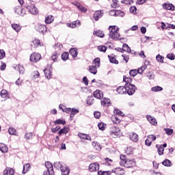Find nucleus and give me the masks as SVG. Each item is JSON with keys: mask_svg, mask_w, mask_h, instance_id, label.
I'll return each mask as SVG.
<instances>
[{"mask_svg": "<svg viewBox=\"0 0 175 175\" xmlns=\"http://www.w3.org/2000/svg\"><path fill=\"white\" fill-rule=\"evenodd\" d=\"M40 58H42V55L39 53H33L30 55V61L31 62H38V61H40Z\"/></svg>", "mask_w": 175, "mask_h": 175, "instance_id": "9", "label": "nucleus"}, {"mask_svg": "<svg viewBox=\"0 0 175 175\" xmlns=\"http://www.w3.org/2000/svg\"><path fill=\"white\" fill-rule=\"evenodd\" d=\"M146 76L149 79V80H152L154 77V73L152 72H148Z\"/></svg>", "mask_w": 175, "mask_h": 175, "instance_id": "63", "label": "nucleus"}, {"mask_svg": "<svg viewBox=\"0 0 175 175\" xmlns=\"http://www.w3.org/2000/svg\"><path fill=\"white\" fill-rule=\"evenodd\" d=\"M70 54L73 57V58H76L77 57V51L75 49H70Z\"/></svg>", "mask_w": 175, "mask_h": 175, "instance_id": "42", "label": "nucleus"}, {"mask_svg": "<svg viewBox=\"0 0 175 175\" xmlns=\"http://www.w3.org/2000/svg\"><path fill=\"white\" fill-rule=\"evenodd\" d=\"M114 113L116 114V116H118V117H124V113L121 111L120 109H115Z\"/></svg>", "mask_w": 175, "mask_h": 175, "instance_id": "45", "label": "nucleus"}, {"mask_svg": "<svg viewBox=\"0 0 175 175\" xmlns=\"http://www.w3.org/2000/svg\"><path fill=\"white\" fill-rule=\"evenodd\" d=\"M6 55L3 49H0V59H3V57Z\"/></svg>", "mask_w": 175, "mask_h": 175, "instance_id": "61", "label": "nucleus"}, {"mask_svg": "<svg viewBox=\"0 0 175 175\" xmlns=\"http://www.w3.org/2000/svg\"><path fill=\"white\" fill-rule=\"evenodd\" d=\"M14 174V170L10 167H6L3 171V175H13Z\"/></svg>", "mask_w": 175, "mask_h": 175, "instance_id": "16", "label": "nucleus"}, {"mask_svg": "<svg viewBox=\"0 0 175 175\" xmlns=\"http://www.w3.org/2000/svg\"><path fill=\"white\" fill-rule=\"evenodd\" d=\"M16 129L13 128V127H10L8 129V133H10V135H16Z\"/></svg>", "mask_w": 175, "mask_h": 175, "instance_id": "53", "label": "nucleus"}, {"mask_svg": "<svg viewBox=\"0 0 175 175\" xmlns=\"http://www.w3.org/2000/svg\"><path fill=\"white\" fill-rule=\"evenodd\" d=\"M96 66H89V71L92 73V75H96L98 73V70H97Z\"/></svg>", "mask_w": 175, "mask_h": 175, "instance_id": "27", "label": "nucleus"}, {"mask_svg": "<svg viewBox=\"0 0 175 175\" xmlns=\"http://www.w3.org/2000/svg\"><path fill=\"white\" fill-rule=\"evenodd\" d=\"M123 53L124 51H126L127 53H131V47L128 46L126 44H124L122 46Z\"/></svg>", "mask_w": 175, "mask_h": 175, "instance_id": "43", "label": "nucleus"}, {"mask_svg": "<svg viewBox=\"0 0 175 175\" xmlns=\"http://www.w3.org/2000/svg\"><path fill=\"white\" fill-rule=\"evenodd\" d=\"M101 105L105 107H109V105H110V99L106 98H103L101 100Z\"/></svg>", "mask_w": 175, "mask_h": 175, "instance_id": "24", "label": "nucleus"}, {"mask_svg": "<svg viewBox=\"0 0 175 175\" xmlns=\"http://www.w3.org/2000/svg\"><path fill=\"white\" fill-rule=\"evenodd\" d=\"M130 139L131 142H134V143H136V142H138L139 140V135L136 134L135 133H133L132 135H130Z\"/></svg>", "mask_w": 175, "mask_h": 175, "instance_id": "23", "label": "nucleus"}, {"mask_svg": "<svg viewBox=\"0 0 175 175\" xmlns=\"http://www.w3.org/2000/svg\"><path fill=\"white\" fill-rule=\"evenodd\" d=\"M18 70H19V73L21 75H24V66H21V65H18Z\"/></svg>", "mask_w": 175, "mask_h": 175, "instance_id": "57", "label": "nucleus"}, {"mask_svg": "<svg viewBox=\"0 0 175 175\" xmlns=\"http://www.w3.org/2000/svg\"><path fill=\"white\" fill-rule=\"evenodd\" d=\"M165 132L168 135H173V129H164Z\"/></svg>", "mask_w": 175, "mask_h": 175, "instance_id": "59", "label": "nucleus"}, {"mask_svg": "<svg viewBox=\"0 0 175 175\" xmlns=\"http://www.w3.org/2000/svg\"><path fill=\"white\" fill-rule=\"evenodd\" d=\"M92 146L95 150L97 151H100V150H102V146H100V144L96 142H94L92 143Z\"/></svg>", "mask_w": 175, "mask_h": 175, "instance_id": "31", "label": "nucleus"}, {"mask_svg": "<svg viewBox=\"0 0 175 175\" xmlns=\"http://www.w3.org/2000/svg\"><path fill=\"white\" fill-rule=\"evenodd\" d=\"M170 163H172V162L168 159H165L162 162V164L164 165V166H170Z\"/></svg>", "mask_w": 175, "mask_h": 175, "instance_id": "58", "label": "nucleus"}, {"mask_svg": "<svg viewBox=\"0 0 175 175\" xmlns=\"http://www.w3.org/2000/svg\"><path fill=\"white\" fill-rule=\"evenodd\" d=\"M63 167L62 163H61L59 161H56L54 163V167H55V169L57 170H61Z\"/></svg>", "mask_w": 175, "mask_h": 175, "instance_id": "36", "label": "nucleus"}, {"mask_svg": "<svg viewBox=\"0 0 175 175\" xmlns=\"http://www.w3.org/2000/svg\"><path fill=\"white\" fill-rule=\"evenodd\" d=\"M75 6L83 13H85L87 12V9L84 6L80 5V3H77Z\"/></svg>", "mask_w": 175, "mask_h": 175, "instance_id": "30", "label": "nucleus"}, {"mask_svg": "<svg viewBox=\"0 0 175 175\" xmlns=\"http://www.w3.org/2000/svg\"><path fill=\"white\" fill-rule=\"evenodd\" d=\"M39 44H40V40L35 39L31 42V47L36 49V47H38V46H39Z\"/></svg>", "mask_w": 175, "mask_h": 175, "instance_id": "26", "label": "nucleus"}, {"mask_svg": "<svg viewBox=\"0 0 175 175\" xmlns=\"http://www.w3.org/2000/svg\"><path fill=\"white\" fill-rule=\"evenodd\" d=\"M167 58H168V59H170L171 61H174L175 55L174 53H168L167 55Z\"/></svg>", "mask_w": 175, "mask_h": 175, "instance_id": "54", "label": "nucleus"}, {"mask_svg": "<svg viewBox=\"0 0 175 175\" xmlns=\"http://www.w3.org/2000/svg\"><path fill=\"white\" fill-rule=\"evenodd\" d=\"M120 159V165L121 166H124V167H133L136 166V162H135V161L126 159L124 154H121Z\"/></svg>", "mask_w": 175, "mask_h": 175, "instance_id": "1", "label": "nucleus"}, {"mask_svg": "<svg viewBox=\"0 0 175 175\" xmlns=\"http://www.w3.org/2000/svg\"><path fill=\"white\" fill-rule=\"evenodd\" d=\"M89 170L90 172H96L97 170H99V164L97 163H91L89 165Z\"/></svg>", "mask_w": 175, "mask_h": 175, "instance_id": "10", "label": "nucleus"}, {"mask_svg": "<svg viewBox=\"0 0 175 175\" xmlns=\"http://www.w3.org/2000/svg\"><path fill=\"white\" fill-rule=\"evenodd\" d=\"M157 152L159 155H163V148L162 146L159 147Z\"/></svg>", "mask_w": 175, "mask_h": 175, "instance_id": "62", "label": "nucleus"}, {"mask_svg": "<svg viewBox=\"0 0 175 175\" xmlns=\"http://www.w3.org/2000/svg\"><path fill=\"white\" fill-rule=\"evenodd\" d=\"M11 27L14 29V31H16V32H20V31H21V26L18 24H12Z\"/></svg>", "mask_w": 175, "mask_h": 175, "instance_id": "25", "label": "nucleus"}, {"mask_svg": "<svg viewBox=\"0 0 175 175\" xmlns=\"http://www.w3.org/2000/svg\"><path fill=\"white\" fill-rule=\"evenodd\" d=\"M93 66H96V68H99V65L100 64V59L96 57L93 61Z\"/></svg>", "mask_w": 175, "mask_h": 175, "instance_id": "38", "label": "nucleus"}, {"mask_svg": "<svg viewBox=\"0 0 175 175\" xmlns=\"http://www.w3.org/2000/svg\"><path fill=\"white\" fill-rule=\"evenodd\" d=\"M58 57H59V55L58 53H57V52H55L53 53V55L51 56L52 61H53V62H55L57 61Z\"/></svg>", "mask_w": 175, "mask_h": 175, "instance_id": "51", "label": "nucleus"}, {"mask_svg": "<svg viewBox=\"0 0 175 175\" xmlns=\"http://www.w3.org/2000/svg\"><path fill=\"white\" fill-rule=\"evenodd\" d=\"M68 132H69V128L68 127H65L64 129H62L59 131V135H62V134H66L68 133Z\"/></svg>", "mask_w": 175, "mask_h": 175, "instance_id": "44", "label": "nucleus"}, {"mask_svg": "<svg viewBox=\"0 0 175 175\" xmlns=\"http://www.w3.org/2000/svg\"><path fill=\"white\" fill-rule=\"evenodd\" d=\"M25 137L27 140H31V139H32V137H33V133H27L25 134Z\"/></svg>", "mask_w": 175, "mask_h": 175, "instance_id": "50", "label": "nucleus"}, {"mask_svg": "<svg viewBox=\"0 0 175 175\" xmlns=\"http://www.w3.org/2000/svg\"><path fill=\"white\" fill-rule=\"evenodd\" d=\"M68 57H69V53L64 52L62 54V59H63V61H66V59H68Z\"/></svg>", "mask_w": 175, "mask_h": 175, "instance_id": "47", "label": "nucleus"}, {"mask_svg": "<svg viewBox=\"0 0 175 175\" xmlns=\"http://www.w3.org/2000/svg\"><path fill=\"white\" fill-rule=\"evenodd\" d=\"M55 125H59V124H62V125H65L66 124V122L62 119H58L55 121H54Z\"/></svg>", "mask_w": 175, "mask_h": 175, "instance_id": "40", "label": "nucleus"}, {"mask_svg": "<svg viewBox=\"0 0 175 175\" xmlns=\"http://www.w3.org/2000/svg\"><path fill=\"white\" fill-rule=\"evenodd\" d=\"M60 170L62 172V175H69V173H70V170L66 166H63Z\"/></svg>", "mask_w": 175, "mask_h": 175, "instance_id": "20", "label": "nucleus"}, {"mask_svg": "<svg viewBox=\"0 0 175 175\" xmlns=\"http://www.w3.org/2000/svg\"><path fill=\"white\" fill-rule=\"evenodd\" d=\"M137 9L136 8L135 6H132L130 8V12L131 13H133V14H136Z\"/></svg>", "mask_w": 175, "mask_h": 175, "instance_id": "60", "label": "nucleus"}, {"mask_svg": "<svg viewBox=\"0 0 175 175\" xmlns=\"http://www.w3.org/2000/svg\"><path fill=\"white\" fill-rule=\"evenodd\" d=\"M109 39H112L113 40H118L120 39V33H118L120 28L116 25L109 26Z\"/></svg>", "mask_w": 175, "mask_h": 175, "instance_id": "2", "label": "nucleus"}, {"mask_svg": "<svg viewBox=\"0 0 175 175\" xmlns=\"http://www.w3.org/2000/svg\"><path fill=\"white\" fill-rule=\"evenodd\" d=\"M120 128L113 126L111 127L109 130V135L111 137H113L114 139H117V137L120 135Z\"/></svg>", "mask_w": 175, "mask_h": 175, "instance_id": "5", "label": "nucleus"}, {"mask_svg": "<svg viewBox=\"0 0 175 175\" xmlns=\"http://www.w3.org/2000/svg\"><path fill=\"white\" fill-rule=\"evenodd\" d=\"M44 72L46 79H51V76H52L51 71H50L48 69H45L44 70Z\"/></svg>", "mask_w": 175, "mask_h": 175, "instance_id": "33", "label": "nucleus"}, {"mask_svg": "<svg viewBox=\"0 0 175 175\" xmlns=\"http://www.w3.org/2000/svg\"><path fill=\"white\" fill-rule=\"evenodd\" d=\"M156 59L157 62H160V64H163V60L165 59V57L159 54L156 56Z\"/></svg>", "mask_w": 175, "mask_h": 175, "instance_id": "37", "label": "nucleus"}, {"mask_svg": "<svg viewBox=\"0 0 175 175\" xmlns=\"http://www.w3.org/2000/svg\"><path fill=\"white\" fill-rule=\"evenodd\" d=\"M45 167H46V171L44 172L43 175H54V167L50 161L45 162Z\"/></svg>", "mask_w": 175, "mask_h": 175, "instance_id": "4", "label": "nucleus"}, {"mask_svg": "<svg viewBox=\"0 0 175 175\" xmlns=\"http://www.w3.org/2000/svg\"><path fill=\"white\" fill-rule=\"evenodd\" d=\"M113 173H116L118 175H124L125 174V170L121 167H117L112 170Z\"/></svg>", "mask_w": 175, "mask_h": 175, "instance_id": "13", "label": "nucleus"}, {"mask_svg": "<svg viewBox=\"0 0 175 175\" xmlns=\"http://www.w3.org/2000/svg\"><path fill=\"white\" fill-rule=\"evenodd\" d=\"M108 57L109 59V62L111 64H116V65L118 64V60L114 57V56L108 55Z\"/></svg>", "mask_w": 175, "mask_h": 175, "instance_id": "35", "label": "nucleus"}, {"mask_svg": "<svg viewBox=\"0 0 175 175\" xmlns=\"http://www.w3.org/2000/svg\"><path fill=\"white\" fill-rule=\"evenodd\" d=\"M123 81H124V83H126L125 86L129 85V84H132V83H132V78H131V77H124Z\"/></svg>", "mask_w": 175, "mask_h": 175, "instance_id": "34", "label": "nucleus"}, {"mask_svg": "<svg viewBox=\"0 0 175 175\" xmlns=\"http://www.w3.org/2000/svg\"><path fill=\"white\" fill-rule=\"evenodd\" d=\"M145 69H147V65L144 64V66L139 68L137 70H131L129 71V75L131 77H135L139 73V75H143Z\"/></svg>", "mask_w": 175, "mask_h": 175, "instance_id": "3", "label": "nucleus"}, {"mask_svg": "<svg viewBox=\"0 0 175 175\" xmlns=\"http://www.w3.org/2000/svg\"><path fill=\"white\" fill-rule=\"evenodd\" d=\"M113 3L111 4V7L116 9V8L120 7V4L118 3V0H112Z\"/></svg>", "mask_w": 175, "mask_h": 175, "instance_id": "48", "label": "nucleus"}, {"mask_svg": "<svg viewBox=\"0 0 175 175\" xmlns=\"http://www.w3.org/2000/svg\"><path fill=\"white\" fill-rule=\"evenodd\" d=\"M157 140V137L154 135H149L147 136V139L145 141L146 146H148V147L151 146V144H152V142H155Z\"/></svg>", "mask_w": 175, "mask_h": 175, "instance_id": "7", "label": "nucleus"}, {"mask_svg": "<svg viewBox=\"0 0 175 175\" xmlns=\"http://www.w3.org/2000/svg\"><path fill=\"white\" fill-rule=\"evenodd\" d=\"M54 21V16L53 15H49L45 18L46 24H51Z\"/></svg>", "mask_w": 175, "mask_h": 175, "instance_id": "28", "label": "nucleus"}, {"mask_svg": "<svg viewBox=\"0 0 175 175\" xmlns=\"http://www.w3.org/2000/svg\"><path fill=\"white\" fill-rule=\"evenodd\" d=\"M151 90L153 92H159V91H163V88L161 86H154L152 88Z\"/></svg>", "mask_w": 175, "mask_h": 175, "instance_id": "39", "label": "nucleus"}, {"mask_svg": "<svg viewBox=\"0 0 175 175\" xmlns=\"http://www.w3.org/2000/svg\"><path fill=\"white\" fill-rule=\"evenodd\" d=\"M126 94L128 95H133L136 92V86L133 84H129L126 86Z\"/></svg>", "mask_w": 175, "mask_h": 175, "instance_id": "6", "label": "nucleus"}, {"mask_svg": "<svg viewBox=\"0 0 175 175\" xmlns=\"http://www.w3.org/2000/svg\"><path fill=\"white\" fill-rule=\"evenodd\" d=\"M103 16V12H102L101 10H98L94 13L93 18L94 20H95V21H98V20H99V18H101Z\"/></svg>", "mask_w": 175, "mask_h": 175, "instance_id": "11", "label": "nucleus"}, {"mask_svg": "<svg viewBox=\"0 0 175 175\" xmlns=\"http://www.w3.org/2000/svg\"><path fill=\"white\" fill-rule=\"evenodd\" d=\"M126 152L129 155V154H132V152H133V148H132V147L127 148L126 150Z\"/></svg>", "mask_w": 175, "mask_h": 175, "instance_id": "64", "label": "nucleus"}, {"mask_svg": "<svg viewBox=\"0 0 175 175\" xmlns=\"http://www.w3.org/2000/svg\"><path fill=\"white\" fill-rule=\"evenodd\" d=\"M14 12L19 16H25V10L20 6L16 7L14 10Z\"/></svg>", "mask_w": 175, "mask_h": 175, "instance_id": "12", "label": "nucleus"}, {"mask_svg": "<svg viewBox=\"0 0 175 175\" xmlns=\"http://www.w3.org/2000/svg\"><path fill=\"white\" fill-rule=\"evenodd\" d=\"M146 118L148 120V121L150 122V123L152 124V125H154L156 126L158 123L157 122V119L155 118H153L152 116H150V115H148L146 116Z\"/></svg>", "mask_w": 175, "mask_h": 175, "instance_id": "15", "label": "nucleus"}, {"mask_svg": "<svg viewBox=\"0 0 175 175\" xmlns=\"http://www.w3.org/2000/svg\"><path fill=\"white\" fill-rule=\"evenodd\" d=\"M1 96L3 99H8V92L5 90L1 91Z\"/></svg>", "mask_w": 175, "mask_h": 175, "instance_id": "41", "label": "nucleus"}, {"mask_svg": "<svg viewBox=\"0 0 175 175\" xmlns=\"http://www.w3.org/2000/svg\"><path fill=\"white\" fill-rule=\"evenodd\" d=\"M163 9H166V10H174V5H173L172 3H164L163 5Z\"/></svg>", "mask_w": 175, "mask_h": 175, "instance_id": "21", "label": "nucleus"}, {"mask_svg": "<svg viewBox=\"0 0 175 175\" xmlns=\"http://www.w3.org/2000/svg\"><path fill=\"white\" fill-rule=\"evenodd\" d=\"M116 16H118L119 17H124L125 16V13L120 10H116Z\"/></svg>", "mask_w": 175, "mask_h": 175, "instance_id": "56", "label": "nucleus"}, {"mask_svg": "<svg viewBox=\"0 0 175 175\" xmlns=\"http://www.w3.org/2000/svg\"><path fill=\"white\" fill-rule=\"evenodd\" d=\"M78 136L80 139H83V140H90L91 142V137L87 134L79 133H78Z\"/></svg>", "mask_w": 175, "mask_h": 175, "instance_id": "19", "label": "nucleus"}, {"mask_svg": "<svg viewBox=\"0 0 175 175\" xmlns=\"http://www.w3.org/2000/svg\"><path fill=\"white\" fill-rule=\"evenodd\" d=\"M98 126L100 131H105L106 129V124L103 122L98 123Z\"/></svg>", "mask_w": 175, "mask_h": 175, "instance_id": "46", "label": "nucleus"}, {"mask_svg": "<svg viewBox=\"0 0 175 175\" xmlns=\"http://www.w3.org/2000/svg\"><path fill=\"white\" fill-rule=\"evenodd\" d=\"M97 49L98 51H103V53H106V50H107V48L105 46H98Z\"/></svg>", "mask_w": 175, "mask_h": 175, "instance_id": "55", "label": "nucleus"}, {"mask_svg": "<svg viewBox=\"0 0 175 175\" xmlns=\"http://www.w3.org/2000/svg\"><path fill=\"white\" fill-rule=\"evenodd\" d=\"M87 105H88V106L94 105V98H92V96L88 98Z\"/></svg>", "mask_w": 175, "mask_h": 175, "instance_id": "49", "label": "nucleus"}, {"mask_svg": "<svg viewBox=\"0 0 175 175\" xmlns=\"http://www.w3.org/2000/svg\"><path fill=\"white\" fill-rule=\"evenodd\" d=\"M8 146H6V145L5 144L1 143L0 144V151H1V152H6L8 151Z\"/></svg>", "mask_w": 175, "mask_h": 175, "instance_id": "32", "label": "nucleus"}, {"mask_svg": "<svg viewBox=\"0 0 175 175\" xmlns=\"http://www.w3.org/2000/svg\"><path fill=\"white\" fill-rule=\"evenodd\" d=\"M31 169V165L29 163H26L23 165V174H25L27 172H29V170Z\"/></svg>", "mask_w": 175, "mask_h": 175, "instance_id": "29", "label": "nucleus"}, {"mask_svg": "<svg viewBox=\"0 0 175 175\" xmlns=\"http://www.w3.org/2000/svg\"><path fill=\"white\" fill-rule=\"evenodd\" d=\"M94 96L96 99H102L103 98V93L100 90H97L94 92Z\"/></svg>", "mask_w": 175, "mask_h": 175, "instance_id": "17", "label": "nucleus"}, {"mask_svg": "<svg viewBox=\"0 0 175 175\" xmlns=\"http://www.w3.org/2000/svg\"><path fill=\"white\" fill-rule=\"evenodd\" d=\"M26 9H27L31 14H38V8L32 3H29L26 6Z\"/></svg>", "mask_w": 175, "mask_h": 175, "instance_id": "8", "label": "nucleus"}, {"mask_svg": "<svg viewBox=\"0 0 175 175\" xmlns=\"http://www.w3.org/2000/svg\"><path fill=\"white\" fill-rule=\"evenodd\" d=\"M119 117L120 116L116 115L112 116L111 118L112 122H113V124H120V122H121V120H120Z\"/></svg>", "mask_w": 175, "mask_h": 175, "instance_id": "22", "label": "nucleus"}, {"mask_svg": "<svg viewBox=\"0 0 175 175\" xmlns=\"http://www.w3.org/2000/svg\"><path fill=\"white\" fill-rule=\"evenodd\" d=\"M96 36H98V38H103L105 36V33H103V31L100 30H98L95 32Z\"/></svg>", "mask_w": 175, "mask_h": 175, "instance_id": "52", "label": "nucleus"}, {"mask_svg": "<svg viewBox=\"0 0 175 175\" xmlns=\"http://www.w3.org/2000/svg\"><path fill=\"white\" fill-rule=\"evenodd\" d=\"M116 91L118 94H120V95H123V94H126V86H119Z\"/></svg>", "mask_w": 175, "mask_h": 175, "instance_id": "14", "label": "nucleus"}, {"mask_svg": "<svg viewBox=\"0 0 175 175\" xmlns=\"http://www.w3.org/2000/svg\"><path fill=\"white\" fill-rule=\"evenodd\" d=\"M38 32L44 35L45 32H47V27L44 25H38Z\"/></svg>", "mask_w": 175, "mask_h": 175, "instance_id": "18", "label": "nucleus"}]
</instances>
